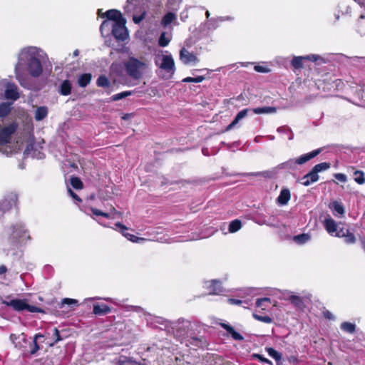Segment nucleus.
<instances>
[{"mask_svg":"<svg viewBox=\"0 0 365 365\" xmlns=\"http://www.w3.org/2000/svg\"><path fill=\"white\" fill-rule=\"evenodd\" d=\"M170 43V39L165 36V33L163 32L158 39V45L161 47L167 46Z\"/></svg>","mask_w":365,"mask_h":365,"instance_id":"41","label":"nucleus"},{"mask_svg":"<svg viewBox=\"0 0 365 365\" xmlns=\"http://www.w3.org/2000/svg\"><path fill=\"white\" fill-rule=\"evenodd\" d=\"M204 287L210 294H220L223 292L221 282L218 279H211L204 282Z\"/></svg>","mask_w":365,"mask_h":365,"instance_id":"12","label":"nucleus"},{"mask_svg":"<svg viewBox=\"0 0 365 365\" xmlns=\"http://www.w3.org/2000/svg\"><path fill=\"white\" fill-rule=\"evenodd\" d=\"M248 111H249L248 108H245V109L240 110L237 114V115L235 116V119L232 121V123L227 126L225 131H229L231 129H232L235 126V125H237L238 123L240 120L245 118L247 115Z\"/></svg>","mask_w":365,"mask_h":365,"instance_id":"23","label":"nucleus"},{"mask_svg":"<svg viewBox=\"0 0 365 365\" xmlns=\"http://www.w3.org/2000/svg\"><path fill=\"white\" fill-rule=\"evenodd\" d=\"M330 168V163L324 162L314 165L312 170L316 172L317 174L323 170H326Z\"/></svg>","mask_w":365,"mask_h":365,"instance_id":"37","label":"nucleus"},{"mask_svg":"<svg viewBox=\"0 0 365 365\" xmlns=\"http://www.w3.org/2000/svg\"><path fill=\"white\" fill-rule=\"evenodd\" d=\"M267 352L268 353L269 356L272 357L274 359H275L277 361H279L282 359V355L277 351L274 349L272 347H267L266 349Z\"/></svg>","mask_w":365,"mask_h":365,"instance_id":"39","label":"nucleus"},{"mask_svg":"<svg viewBox=\"0 0 365 365\" xmlns=\"http://www.w3.org/2000/svg\"><path fill=\"white\" fill-rule=\"evenodd\" d=\"M124 66L127 74L130 77L138 80L143 76V70L145 69L147 65L138 58L130 57L128 61L125 62Z\"/></svg>","mask_w":365,"mask_h":365,"instance_id":"3","label":"nucleus"},{"mask_svg":"<svg viewBox=\"0 0 365 365\" xmlns=\"http://www.w3.org/2000/svg\"><path fill=\"white\" fill-rule=\"evenodd\" d=\"M223 327L235 340L242 341L244 337L237 331H236L232 327L227 324H221Z\"/></svg>","mask_w":365,"mask_h":365,"instance_id":"25","label":"nucleus"},{"mask_svg":"<svg viewBox=\"0 0 365 365\" xmlns=\"http://www.w3.org/2000/svg\"><path fill=\"white\" fill-rule=\"evenodd\" d=\"M333 209L334 211L339 215H343L344 212V209L342 205L336 201L333 203Z\"/></svg>","mask_w":365,"mask_h":365,"instance_id":"43","label":"nucleus"},{"mask_svg":"<svg viewBox=\"0 0 365 365\" xmlns=\"http://www.w3.org/2000/svg\"><path fill=\"white\" fill-rule=\"evenodd\" d=\"M48 115V108L46 106H40L37 108L35 112L34 118L36 120L40 121L44 119Z\"/></svg>","mask_w":365,"mask_h":365,"instance_id":"26","label":"nucleus"},{"mask_svg":"<svg viewBox=\"0 0 365 365\" xmlns=\"http://www.w3.org/2000/svg\"><path fill=\"white\" fill-rule=\"evenodd\" d=\"M18 124L14 122L0 128V151L3 153H11L10 148L9 151L7 150L8 144L11 143L12 135L16 132Z\"/></svg>","mask_w":365,"mask_h":365,"instance_id":"2","label":"nucleus"},{"mask_svg":"<svg viewBox=\"0 0 365 365\" xmlns=\"http://www.w3.org/2000/svg\"><path fill=\"white\" fill-rule=\"evenodd\" d=\"M68 192L69 193V195L76 200L78 201V202H81L82 200L81 199V197L76 193L74 192L71 188H68Z\"/></svg>","mask_w":365,"mask_h":365,"instance_id":"55","label":"nucleus"},{"mask_svg":"<svg viewBox=\"0 0 365 365\" xmlns=\"http://www.w3.org/2000/svg\"><path fill=\"white\" fill-rule=\"evenodd\" d=\"M115 225L118 227V228H128L126 226L122 225L120 222L116 223Z\"/></svg>","mask_w":365,"mask_h":365,"instance_id":"64","label":"nucleus"},{"mask_svg":"<svg viewBox=\"0 0 365 365\" xmlns=\"http://www.w3.org/2000/svg\"><path fill=\"white\" fill-rule=\"evenodd\" d=\"M287 230H280V232H279V235L282 240H292L293 242L297 245H303L311 239V235L309 233H303L292 237L289 235L284 234Z\"/></svg>","mask_w":365,"mask_h":365,"instance_id":"9","label":"nucleus"},{"mask_svg":"<svg viewBox=\"0 0 365 365\" xmlns=\"http://www.w3.org/2000/svg\"><path fill=\"white\" fill-rule=\"evenodd\" d=\"M94 299H103V300H106V301H108V302H110L113 304H118L115 300L112 298H109V297H107V298H100V297H93V298H87V299H85L84 302H86V301H90V300H94Z\"/></svg>","mask_w":365,"mask_h":365,"instance_id":"54","label":"nucleus"},{"mask_svg":"<svg viewBox=\"0 0 365 365\" xmlns=\"http://www.w3.org/2000/svg\"><path fill=\"white\" fill-rule=\"evenodd\" d=\"M227 301L230 304H235V305H240L243 303H245L247 304H248L247 301H242L240 299H233V298H229L227 299Z\"/></svg>","mask_w":365,"mask_h":365,"instance_id":"50","label":"nucleus"},{"mask_svg":"<svg viewBox=\"0 0 365 365\" xmlns=\"http://www.w3.org/2000/svg\"><path fill=\"white\" fill-rule=\"evenodd\" d=\"M10 338L16 348L19 349V350L24 351L28 343L26 335L24 334H21L18 336L15 334H11Z\"/></svg>","mask_w":365,"mask_h":365,"instance_id":"17","label":"nucleus"},{"mask_svg":"<svg viewBox=\"0 0 365 365\" xmlns=\"http://www.w3.org/2000/svg\"><path fill=\"white\" fill-rule=\"evenodd\" d=\"M96 84L98 87L109 88L110 86V82L109 79L104 75H101L97 81Z\"/></svg>","mask_w":365,"mask_h":365,"instance_id":"33","label":"nucleus"},{"mask_svg":"<svg viewBox=\"0 0 365 365\" xmlns=\"http://www.w3.org/2000/svg\"><path fill=\"white\" fill-rule=\"evenodd\" d=\"M254 358L257 359L261 362L266 363L269 365H272V363L270 360L264 358L263 356H262L260 354H254Z\"/></svg>","mask_w":365,"mask_h":365,"instance_id":"48","label":"nucleus"},{"mask_svg":"<svg viewBox=\"0 0 365 365\" xmlns=\"http://www.w3.org/2000/svg\"><path fill=\"white\" fill-rule=\"evenodd\" d=\"M28 71L33 77H38L42 73L41 62L35 55H31L28 59Z\"/></svg>","mask_w":365,"mask_h":365,"instance_id":"8","label":"nucleus"},{"mask_svg":"<svg viewBox=\"0 0 365 365\" xmlns=\"http://www.w3.org/2000/svg\"><path fill=\"white\" fill-rule=\"evenodd\" d=\"M242 227V222L239 219H235L232 220L228 225V228L230 229H239Z\"/></svg>","mask_w":365,"mask_h":365,"instance_id":"45","label":"nucleus"},{"mask_svg":"<svg viewBox=\"0 0 365 365\" xmlns=\"http://www.w3.org/2000/svg\"><path fill=\"white\" fill-rule=\"evenodd\" d=\"M302 180H303L302 183L304 186H309L310 184L315 182L319 180V175L312 169L309 173L303 176Z\"/></svg>","mask_w":365,"mask_h":365,"instance_id":"22","label":"nucleus"},{"mask_svg":"<svg viewBox=\"0 0 365 365\" xmlns=\"http://www.w3.org/2000/svg\"><path fill=\"white\" fill-rule=\"evenodd\" d=\"M322 151V148H319V149L312 150L310 153L304 154V155L299 156L296 160H289V161L284 163V167L292 168L297 164L302 165V164L308 162L311 159L317 156L319 154L321 153Z\"/></svg>","mask_w":365,"mask_h":365,"instance_id":"5","label":"nucleus"},{"mask_svg":"<svg viewBox=\"0 0 365 365\" xmlns=\"http://www.w3.org/2000/svg\"><path fill=\"white\" fill-rule=\"evenodd\" d=\"M271 304V300L268 297H264L261 299H257L256 301V306L258 308L262 309V310L267 309L268 306Z\"/></svg>","mask_w":365,"mask_h":365,"instance_id":"32","label":"nucleus"},{"mask_svg":"<svg viewBox=\"0 0 365 365\" xmlns=\"http://www.w3.org/2000/svg\"><path fill=\"white\" fill-rule=\"evenodd\" d=\"M7 271L6 266L1 265L0 266V274H4Z\"/></svg>","mask_w":365,"mask_h":365,"instance_id":"60","label":"nucleus"},{"mask_svg":"<svg viewBox=\"0 0 365 365\" xmlns=\"http://www.w3.org/2000/svg\"><path fill=\"white\" fill-rule=\"evenodd\" d=\"M324 317L328 319H334V314L328 310L324 312Z\"/></svg>","mask_w":365,"mask_h":365,"instance_id":"57","label":"nucleus"},{"mask_svg":"<svg viewBox=\"0 0 365 365\" xmlns=\"http://www.w3.org/2000/svg\"><path fill=\"white\" fill-rule=\"evenodd\" d=\"M159 68L170 73L172 76L175 71V62L171 55H163L162 63Z\"/></svg>","mask_w":365,"mask_h":365,"instance_id":"13","label":"nucleus"},{"mask_svg":"<svg viewBox=\"0 0 365 365\" xmlns=\"http://www.w3.org/2000/svg\"><path fill=\"white\" fill-rule=\"evenodd\" d=\"M11 103L4 102L0 103V118L7 116L11 110Z\"/></svg>","mask_w":365,"mask_h":365,"instance_id":"30","label":"nucleus"},{"mask_svg":"<svg viewBox=\"0 0 365 365\" xmlns=\"http://www.w3.org/2000/svg\"><path fill=\"white\" fill-rule=\"evenodd\" d=\"M291 198V193L289 189L283 188L278 197L277 198V202L279 205H285L288 203Z\"/></svg>","mask_w":365,"mask_h":365,"instance_id":"21","label":"nucleus"},{"mask_svg":"<svg viewBox=\"0 0 365 365\" xmlns=\"http://www.w3.org/2000/svg\"><path fill=\"white\" fill-rule=\"evenodd\" d=\"M334 178L340 182H345L347 180L346 175L344 173H336Z\"/></svg>","mask_w":365,"mask_h":365,"instance_id":"52","label":"nucleus"},{"mask_svg":"<svg viewBox=\"0 0 365 365\" xmlns=\"http://www.w3.org/2000/svg\"><path fill=\"white\" fill-rule=\"evenodd\" d=\"M157 322L165 324V327L170 326L173 329H176L180 325H182L183 327H188L189 322L186 321L185 319L180 318L178 319L176 322H171L170 321L165 320L161 317H156Z\"/></svg>","mask_w":365,"mask_h":365,"instance_id":"19","label":"nucleus"},{"mask_svg":"<svg viewBox=\"0 0 365 365\" xmlns=\"http://www.w3.org/2000/svg\"><path fill=\"white\" fill-rule=\"evenodd\" d=\"M125 24L126 20L114 24L112 29V34L115 39L123 41L127 38L128 34Z\"/></svg>","mask_w":365,"mask_h":365,"instance_id":"10","label":"nucleus"},{"mask_svg":"<svg viewBox=\"0 0 365 365\" xmlns=\"http://www.w3.org/2000/svg\"><path fill=\"white\" fill-rule=\"evenodd\" d=\"M121 235L134 243H143L146 241L172 243L175 242H189L208 237L213 233H207L209 230H119Z\"/></svg>","mask_w":365,"mask_h":365,"instance_id":"1","label":"nucleus"},{"mask_svg":"<svg viewBox=\"0 0 365 365\" xmlns=\"http://www.w3.org/2000/svg\"><path fill=\"white\" fill-rule=\"evenodd\" d=\"M332 237L342 238L346 244H354L356 241L355 235L350 230H327Z\"/></svg>","mask_w":365,"mask_h":365,"instance_id":"6","label":"nucleus"},{"mask_svg":"<svg viewBox=\"0 0 365 365\" xmlns=\"http://www.w3.org/2000/svg\"><path fill=\"white\" fill-rule=\"evenodd\" d=\"M254 113L259 115L264 113H274L277 112V108L273 106H265L262 108H255L252 109Z\"/></svg>","mask_w":365,"mask_h":365,"instance_id":"27","label":"nucleus"},{"mask_svg":"<svg viewBox=\"0 0 365 365\" xmlns=\"http://www.w3.org/2000/svg\"><path fill=\"white\" fill-rule=\"evenodd\" d=\"M204 80H205V77L203 76H199L195 78L186 77L182 80V82H185V83H201Z\"/></svg>","mask_w":365,"mask_h":365,"instance_id":"40","label":"nucleus"},{"mask_svg":"<svg viewBox=\"0 0 365 365\" xmlns=\"http://www.w3.org/2000/svg\"><path fill=\"white\" fill-rule=\"evenodd\" d=\"M54 334L57 336V339H56V341H60L61 338H60V336H59V332H58V330L56 328L54 329Z\"/></svg>","mask_w":365,"mask_h":365,"instance_id":"61","label":"nucleus"},{"mask_svg":"<svg viewBox=\"0 0 365 365\" xmlns=\"http://www.w3.org/2000/svg\"><path fill=\"white\" fill-rule=\"evenodd\" d=\"M146 15L145 11H143L141 14L140 15H133V21L135 24H140L143 19L145 18Z\"/></svg>","mask_w":365,"mask_h":365,"instance_id":"46","label":"nucleus"},{"mask_svg":"<svg viewBox=\"0 0 365 365\" xmlns=\"http://www.w3.org/2000/svg\"><path fill=\"white\" fill-rule=\"evenodd\" d=\"M253 317L255 319L264 322V323H270L272 322V319L269 316H260L257 314H253Z\"/></svg>","mask_w":365,"mask_h":365,"instance_id":"44","label":"nucleus"},{"mask_svg":"<svg viewBox=\"0 0 365 365\" xmlns=\"http://www.w3.org/2000/svg\"><path fill=\"white\" fill-rule=\"evenodd\" d=\"M132 93H133V91H123V92H121V93H119L112 96L111 100L113 101H119L124 98H126L128 96H130V95H132Z\"/></svg>","mask_w":365,"mask_h":365,"instance_id":"38","label":"nucleus"},{"mask_svg":"<svg viewBox=\"0 0 365 365\" xmlns=\"http://www.w3.org/2000/svg\"><path fill=\"white\" fill-rule=\"evenodd\" d=\"M39 337H43V336L41 334H37L35 335L34 341H33L34 347L30 351L31 354H35L38 351L39 346H38V345L37 344V339Z\"/></svg>","mask_w":365,"mask_h":365,"instance_id":"42","label":"nucleus"},{"mask_svg":"<svg viewBox=\"0 0 365 365\" xmlns=\"http://www.w3.org/2000/svg\"><path fill=\"white\" fill-rule=\"evenodd\" d=\"M326 228H336L334 221L333 220H326Z\"/></svg>","mask_w":365,"mask_h":365,"instance_id":"56","label":"nucleus"},{"mask_svg":"<svg viewBox=\"0 0 365 365\" xmlns=\"http://www.w3.org/2000/svg\"><path fill=\"white\" fill-rule=\"evenodd\" d=\"M4 96L6 99L16 101L19 98V93L16 85L12 83H6Z\"/></svg>","mask_w":365,"mask_h":365,"instance_id":"14","label":"nucleus"},{"mask_svg":"<svg viewBox=\"0 0 365 365\" xmlns=\"http://www.w3.org/2000/svg\"><path fill=\"white\" fill-rule=\"evenodd\" d=\"M92 76L91 73H83L81 74L78 80V83L79 86L84 88L87 86L91 81Z\"/></svg>","mask_w":365,"mask_h":365,"instance_id":"29","label":"nucleus"},{"mask_svg":"<svg viewBox=\"0 0 365 365\" xmlns=\"http://www.w3.org/2000/svg\"><path fill=\"white\" fill-rule=\"evenodd\" d=\"M356 3H358L361 6L365 7V0H354Z\"/></svg>","mask_w":365,"mask_h":365,"instance_id":"62","label":"nucleus"},{"mask_svg":"<svg viewBox=\"0 0 365 365\" xmlns=\"http://www.w3.org/2000/svg\"><path fill=\"white\" fill-rule=\"evenodd\" d=\"M102 17H106L108 20L114 21L115 23L124 21L125 20L121 12L117 9H110L103 14Z\"/></svg>","mask_w":365,"mask_h":365,"instance_id":"20","label":"nucleus"},{"mask_svg":"<svg viewBox=\"0 0 365 365\" xmlns=\"http://www.w3.org/2000/svg\"><path fill=\"white\" fill-rule=\"evenodd\" d=\"M180 58L184 64L197 63L199 61L195 54L190 53L185 48H182L180 51Z\"/></svg>","mask_w":365,"mask_h":365,"instance_id":"18","label":"nucleus"},{"mask_svg":"<svg viewBox=\"0 0 365 365\" xmlns=\"http://www.w3.org/2000/svg\"><path fill=\"white\" fill-rule=\"evenodd\" d=\"M111 312V309L106 304H95L93 312L96 315H104Z\"/></svg>","mask_w":365,"mask_h":365,"instance_id":"24","label":"nucleus"},{"mask_svg":"<svg viewBox=\"0 0 365 365\" xmlns=\"http://www.w3.org/2000/svg\"><path fill=\"white\" fill-rule=\"evenodd\" d=\"M91 210H92L93 214L96 215V216H103V217H109V214L108 213L103 212L101 210H98L96 208H92Z\"/></svg>","mask_w":365,"mask_h":365,"instance_id":"51","label":"nucleus"},{"mask_svg":"<svg viewBox=\"0 0 365 365\" xmlns=\"http://www.w3.org/2000/svg\"><path fill=\"white\" fill-rule=\"evenodd\" d=\"M5 85L6 83L0 82V98L2 97L3 92L5 91Z\"/></svg>","mask_w":365,"mask_h":365,"instance_id":"58","label":"nucleus"},{"mask_svg":"<svg viewBox=\"0 0 365 365\" xmlns=\"http://www.w3.org/2000/svg\"><path fill=\"white\" fill-rule=\"evenodd\" d=\"M254 68H255V71H256L257 72H259V73H267L269 71V69L267 68V67L259 66V65L255 66Z\"/></svg>","mask_w":365,"mask_h":365,"instance_id":"53","label":"nucleus"},{"mask_svg":"<svg viewBox=\"0 0 365 365\" xmlns=\"http://www.w3.org/2000/svg\"><path fill=\"white\" fill-rule=\"evenodd\" d=\"M29 240H30V235L27 230H12L9 239L11 243L16 246L26 244Z\"/></svg>","mask_w":365,"mask_h":365,"instance_id":"7","label":"nucleus"},{"mask_svg":"<svg viewBox=\"0 0 365 365\" xmlns=\"http://www.w3.org/2000/svg\"><path fill=\"white\" fill-rule=\"evenodd\" d=\"M319 58L317 55L312 54L305 56H294L291 61V65L294 68L301 69L304 68L303 61L307 60L312 62L317 61Z\"/></svg>","mask_w":365,"mask_h":365,"instance_id":"11","label":"nucleus"},{"mask_svg":"<svg viewBox=\"0 0 365 365\" xmlns=\"http://www.w3.org/2000/svg\"><path fill=\"white\" fill-rule=\"evenodd\" d=\"M290 130V129L289 128H287L286 126H281L277 128V132L282 133V132H284V130Z\"/></svg>","mask_w":365,"mask_h":365,"instance_id":"59","label":"nucleus"},{"mask_svg":"<svg viewBox=\"0 0 365 365\" xmlns=\"http://www.w3.org/2000/svg\"><path fill=\"white\" fill-rule=\"evenodd\" d=\"M25 310H27L28 312H32V313L43 312V310L41 308L37 307L36 306L29 305L27 303H26V307Z\"/></svg>","mask_w":365,"mask_h":365,"instance_id":"47","label":"nucleus"},{"mask_svg":"<svg viewBox=\"0 0 365 365\" xmlns=\"http://www.w3.org/2000/svg\"><path fill=\"white\" fill-rule=\"evenodd\" d=\"M62 304H68V305H77L78 301L74 299H70V298H64L62 300Z\"/></svg>","mask_w":365,"mask_h":365,"instance_id":"49","label":"nucleus"},{"mask_svg":"<svg viewBox=\"0 0 365 365\" xmlns=\"http://www.w3.org/2000/svg\"><path fill=\"white\" fill-rule=\"evenodd\" d=\"M284 299L289 300L296 308L302 309L304 307V299L302 297L289 292L284 294Z\"/></svg>","mask_w":365,"mask_h":365,"instance_id":"16","label":"nucleus"},{"mask_svg":"<svg viewBox=\"0 0 365 365\" xmlns=\"http://www.w3.org/2000/svg\"><path fill=\"white\" fill-rule=\"evenodd\" d=\"M354 181L359 185H362L365 182V173L362 170H356L354 173Z\"/></svg>","mask_w":365,"mask_h":365,"instance_id":"35","label":"nucleus"},{"mask_svg":"<svg viewBox=\"0 0 365 365\" xmlns=\"http://www.w3.org/2000/svg\"><path fill=\"white\" fill-rule=\"evenodd\" d=\"M176 19V15L173 12H168L165 14L161 20V24L167 26Z\"/></svg>","mask_w":365,"mask_h":365,"instance_id":"31","label":"nucleus"},{"mask_svg":"<svg viewBox=\"0 0 365 365\" xmlns=\"http://www.w3.org/2000/svg\"><path fill=\"white\" fill-rule=\"evenodd\" d=\"M26 299H13L9 300H4L3 304H6L8 307L13 308L14 310L18 312H21L26 309Z\"/></svg>","mask_w":365,"mask_h":365,"instance_id":"15","label":"nucleus"},{"mask_svg":"<svg viewBox=\"0 0 365 365\" xmlns=\"http://www.w3.org/2000/svg\"><path fill=\"white\" fill-rule=\"evenodd\" d=\"M71 186L76 190H81L83 187V184L78 177L73 176L70 179Z\"/></svg>","mask_w":365,"mask_h":365,"instance_id":"36","label":"nucleus"},{"mask_svg":"<svg viewBox=\"0 0 365 365\" xmlns=\"http://www.w3.org/2000/svg\"><path fill=\"white\" fill-rule=\"evenodd\" d=\"M71 83L68 80L62 82L60 87V93L63 96H68L71 93Z\"/></svg>","mask_w":365,"mask_h":365,"instance_id":"28","label":"nucleus"},{"mask_svg":"<svg viewBox=\"0 0 365 365\" xmlns=\"http://www.w3.org/2000/svg\"><path fill=\"white\" fill-rule=\"evenodd\" d=\"M340 328L345 332L352 334L356 330V325L355 324L345 322L341 324Z\"/></svg>","mask_w":365,"mask_h":365,"instance_id":"34","label":"nucleus"},{"mask_svg":"<svg viewBox=\"0 0 365 365\" xmlns=\"http://www.w3.org/2000/svg\"><path fill=\"white\" fill-rule=\"evenodd\" d=\"M17 202L18 195L15 192L7 194L3 200H0V220L6 212L10 210L13 207H16Z\"/></svg>","mask_w":365,"mask_h":365,"instance_id":"4","label":"nucleus"},{"mask_svg":"<svg viewBox=\"0 0 365 365\" xmlns=\"http://www.w3.org/2000/svg\"><path fill=\"white\" fill-rule=\"evenodd\" d=\"M135 312H139L143 311V309L140 307H132Z\"/></svg>","mask_w":365,"mask_h":365,"instance_id":"63","label":"nucleus"}]
</instances>
